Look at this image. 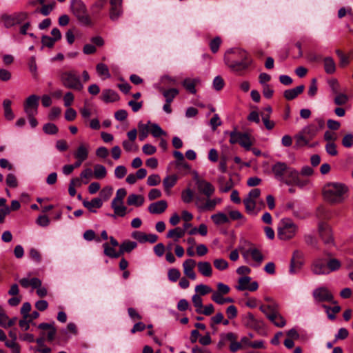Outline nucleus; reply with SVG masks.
<instances>
[{
    "mask_svg": "<svg viewBox=\"0 0 353 353\" xmlns=\"http://www.w3.org/2000/svg\"><path fill=\"white\" fill-rule=\"evenodd\" d=\"M177 181V177L175 175L167 176L163 181V185L165 192H169L174 187Z\"/></svg>",
    "mask_w": 353,
    "mask_h": 353,
    "instance_id": "38",
    "label": "nucleus"
},
{
    "mask_svg": "<svg viewBox=\"0 0 353 353\" xmlns=\"http://www.w3.org/2000/svg\"><path fill=\"white\" fill-rule=\"evenodd\" d=\"M6 184L8 186L12 188H17L18 185V182L15 175L12 173H10L6 176Z\"/></svg>",
    "mask_w": 353,
    "mask_h": 353,
    "instance_id": "59",
    "label": "nucleus"
},
{
    "mask_svg": "<svg viewBox=\"0 0 353 353\" xmlns=\"http://www.w3.org/2000/svg\"><path fill=\"white\" fill-rule=\"evenodd\" d=\"M93 174L96 179H101L106 176L107 171L104 165L97 164L94 167Z\"/></svg>",
    "mask_w": 353,
    "mask_h": 353,
    "instance_id": "41",
    "label": "nucleus"
},
{
    "mask_svg": "<svg viewBox=\"0 0 353 353\" xmlns=\"http://www.w3.org/2000/svg\"><path fill=\"white\" fill-rule=\"evenodd\" d=\"M323 65L325 72L327 74H332L336 71V63L334 59L330 57H325L323 59Z\"/></svg>",
    "mask_w": 353,
    "mask_h": 353,
    "instance_id": "28",
    "label": "nucleus"
},
{
    "mask_svg": "<svg viewBox=\"0 0 353 353\" xmlns=\"http://www.w3.org/2000/svg\"><path fill=\"white\" fill-rule=\"evenodd\" d=\"M96 70L101 77L103 76L105 78H110L111 77L108 67L105 63H98L96 66Z\"/></svg>",
    "mask_w": 353,
    "mask_h": 353,
    "instance_id": "44",
    "label": "nucleus"
},
{
    "mask_svg": "<svg viewBox=\"0 0 353 353\" xmlns=\"http://www.w3.org/2000/svg\"><path fill=\"white\" fill-rule=\"evenodd\" d=\"M74 181H78V186H81V179H79L78 177L73 178L70 180V182L69 184V188H68V192L71 196H74L77 193L75 188H74L76 186L77 183H74Z\"/></svg>",
    "mask_w": 353,
    "mask_h": 353,
    "instance_id": "57",
    "label": "nucleus"
},
{
    "mask_svg": "<svg viewBox=\"0 0 353 353\" xmlns=\"http://www.w3.org/2000/svg\"><path fill=\"white\" fill-rule=\"evenodd\" d=\"M168 276L170 281L176 282L180 278L181 273L179 270L172 268L168 271Z\"/></svg>",
    "mask_w": 353,
    "mask_h": 353,
    "instance_id": "62",
    "label": "nucleus"
},
{
    "mask_svg": "<svg viewBox=\"0 0 353 353\" xmlns=\"http://www.w3.org/2000/svg\"><path fill=\"white\" fill-rule=\"evenodd\" d=\"M248 325L254 327L255 329H259L261 327L262 323L260 321H258L255 319L254 315L252 313H248Z\"/></svg>",
    "mask_w": 353,
    "mask_h": 353,
    "instance_id": "51",
    "label": "nucleus"
},
{
    "mask_svg": "<svg viewBox=\"0 0 353 353\" xmlns=\"http://www.w3.org/2000/svg\"><path fill=\"white\" fill-rule=\"evenodd\" d=\"M199 183V184L197 185V188L200 193L204 194L208 198L214 194L215 189L210 182L203 180Z\"/></svg>",
    "mask_w": 353,
    "mask_h": 353,
    "instance_id": "19",
    "label": "nucleus"
},
{
    "mask_svg": "<svg viewBox=\"0 0 353 353\" xmlns=\"http://www.w3.org/2000/svg\"><path fill=\"white\" fill-rule=\"evenodd\" d=\"M43 130L46 134L52 135L56 134L59 132V128L55 124L48 123L43 126Z\"/></svg>",
    "mask_w": 353,
    "mask_h": 353,
    "instance_id": "55",
    "label": "nucleus"
},
{
    "mask_svg": "<svg viewBox=\"0 0 353 353\" xmlns=\"http://www.w3.org/2000/svg\"><path fill=\"white\" fill-rule=\"evenodd\" d=\"M150 131L154 137H160L162 135H165V132L157 123L151 124Z\"/></svg>",
    "mask_w": 353,
    "mask_h": 353,
    "instance_id": "54",
    "label": "nucleus"
},
{
    "mask_svg": "<svg viewBox=\"0 0 353 353\" xmlns=\"http://www.w3.org/2000/svg\"><path fill=\"white\" fill-rule=\"evenodd\" d=\"M222 43L221 38L219 36L214 37L213 39H212L209 43V46L211 52L213 54H216L221 46Z\"/></svg>",
    "mask_w": 353,
    "mask_h": 353,
    "instance_id": "47",
    "label": "nucleus"
},
{
    "mask_svg": "<svg viewBox=\"0 0 353 353\" xmlns=\"http://www.w3.org/2000/svg\"><path fill=\"white\" fill-rule=\"evenodd\" d=\"M185 229L176 227L170 230L167 233L166 237L174 239L175 241H177L179 239L182 238L185 235Z\"/></svg>",
    "mask_w": 353,
    "mask_h": 353,
    "instance_id": "30",
    "label": "nucleus"
},
{
    "mask_svg": "<svg viewBox=\"0 0 353 353\" xmlns=\"http://www.w3.org/2000/svg\"><path fill=\"white\" fill-rule=\"evenodd\" d=\"M225 337L227 338V341L230 342V350L232 352H236L241 348V343L236 342L237 336L234 333H227Z\"/></svg>",
    "mask_w": 353,
    "mask_h": 353,
    "instance_id": "23",
    "label": "nucleus"
},
{
    "mask_svg": "<svg viewBox=\"0 0 353 353\" xmlns=\"http://www.w3.org/2000/svg\"><path fill=\"white\" fill-rule=\"evenodd\" d=\"M212 300L219 305H223L225 303H232L233 299L230 297L224 298L219 292H214L212 296Z\"/></svg>",
    "mask_w": 353,
    "mask_h": 353,
    "instance_id": "45",
    "label": "nucleus"
},
{
    "mask_svg": "<svg viewBox=\"0 0 353 353\" xmlns=\"http://www.w3.org/2000/svg\"><path fill=\"white\" fill-rule=\"evenodd\" d=\"M182 85L185 88L187 91L191 94H196V81L194 79H191L189 78L185 79L182 82Z\"/></svg>",
    "mask_w": 353,
    "mask_h": 353,
    "instance_id": "42",
    "label": "nucleus"
},
{
    "mask_svg": "<svg viewBox=\"0 0 353 353\" xmlns=\"http://www.w3.org/2000/svg\"><path fill=\"white\" fill-rule=\"evenodd\" d=\"M19 283L24 288L31 286L33 289L39 287L41 285V281L37 277L32 278L31 279L23 278L19 280Z\"/></svg>",
    "mask_w": 353,
    "mask_h": 353,
    "instance_id": "25",
    "label": "nucleus"
},
{
    "mask_svg": "<svg viewBox=\"0 0 353 353\" xmlns=\"http://www.w3.org/2000/svg\"><path fill=\"white\" fill-rule=\"evenodd\" d=\"M225 85L223 79L221 76H216L213 80V88L217 90H221Z\"/></svg>",
    "mask_w": 353,
    "mask_h": 353,
    "instance_id": "60",
    "label": "nucleus"
},
{
    "mask_svg": "<svg viewBox=\"0 0 353 353\" xmlns=\"http://www.w3.org/2000/svg\"><path fill=\"white\" fill-rule=\"evenodd\" d=\"M137 246V243L135 241H131L129 240L123 241L119 246V252L121 255L125 252L129 253L135 249Z\"/></svg>",
    "mask_w": 353,
    "mask_h": 353,
    "instance_id": "29",
    "label": "nucleus"
},
{
    "mask_svg": "<svg viewBox=\"0 0 353 353\" xmlns=\"http://www.w3.org/2000/svg\"><path fill=\"white\" fill-rule=\"evenodd\" d=\"M319 233L325 245H333L334 244L332 231L328 224L324 222L319 223Z\"/></svg>",
    "mask_w": 353,
    "mask_h": 353,
    "instance_id": "11",
    "label": "nucleus"
},
{
    "mask_svg": "<svg viewBox=\"0 0 353 353\" xmlns=\"http://www.w3.org/2000/svg\"><path fill=\"white\" fill-rule=\"evenodd\" d=\"M123 0H110V18L117 21L123 14Z\"/></svg>",
    "mask_w": 353,
    "mask_h": 353,
    "instance_id": "16",
    "label": "nucleus"
},
{
    "mask_svg": "<svg viewBox=\"0 0 353 353\" xmlns=\"http://www.w3.org/2000/svg\"><path fill=\"white\" fill-rule=\"evenodd\" d=\"M211 219L216 225H221L229 222V218L228 216L222 212L212 214Z\"/></svg>",
    "mask_w": 353,
    "mask_h": 353,
    "instance_id": "40",
    "label": "nucleus"
},
{
    "mask_svg": "<svg viewBox=\"0 0 353 353\" xmlns=\"http://www.w3.org/2000/svg\"><path fill=\"white\" fill-rule=\"evenodd\" d=\"M327 259L318 257L315 259L311 265V271L315 275H327L332 272L339 270L341 267V262L331 257L330 252H325Z\"/></svg>",
    "mask_w": 353,
    "mask_h": 353,
    "instance_id": "1",
    "label": "nucleus"
},
{
    "mask_svg": "<svg viewBox=\"0 0 353 353\" xmlns=\"http://www.w3.org/2000/svg\"><path fill=\"white\" fill-rule=\"evenodd\" d=\"M111 208L114 210V212L117 216L123 217L126 214L127 208L123 204L116 203L115 201H112Z\"/></svg>",
    "mask_w": 353,
    "mask_h": 353,
    "instance_id": "37",
    "label": "nucleus"
},
{
    "mask_svg": "<svg viewBox=\"0 0 353 353\" xmlns=\"http://www.w3.org/2000/svg\"><path fill=\"white\" fill-rule=\"evenodd\" d=\"M255 141L254 138L250 137L248 133L244 132V156L247 152H250V149H251Z\"/></svg>",
    "mask_w": 353,
    "mask_h": 353,
    "instance_id": "49",
    "label": "nucleus"
},
{
    "mask_svg": "<svg viewBox=\"0 0 353 353\" xmlns=\"http://www.w3.org/2000/svg\"><path fill=\"white\" fill-rule=\"evenodd\" d=\"M342 145L345 148H351L353 145V134H345L342 139Z\"/></svg>",
    "mask_w": 353,
    "mask_h": 353,
    "instance_id": "64",
    "label": "nucleus"
},
{
    "mask_svg": "<svg viewBox=\"0 0 353 353\" xmlns=\"http://www.w3.org/2000/svg\"><path fill=\"white\" fill-rule=\"evenodd\" d=\"M323 307L326 310V312L327 314V316L330 319L334 320L336 318L335 314L339 313L341 310V307L339 305H335L334 307H330L326 305H323Z\"/></svg>",
    "mask_w": 353,
    "mask_h": 353,
    "instance_id": "48",
    "label": "nucleus"
},
{
    "mask_svg": "<svg viewBox=\"0 0 353 353\" xmlns=\"http://www.w3.org/2000/svg\"><path fill=\"white\" fill-rule=\"evenodd\" d=\"M348 192V187L341 183H328L323 189L325 200L332 205L343 203L347 197Z\"/></svg>",
    "mask_w": 353,
    "mask_h": 353,
    "instance_id": "2",
    "label": "nucleus"
},
{
    "mask_svg": "<svg viewBox=\"0 0 353 353\" xmlns=\"http://www.w3.org/2000/svg\"><path fill=\"white\" fill-rule=\"evenodd\" d=\"M268 319L278 327H283L286 324V321L279 312L275 314H270Z\"/></svg>",
    "mask_w": 353,
    "mask_h": 353,
    "instance_id": "27",
    "label": "nucleus"
},
{
    "mask_svg": "<svg viewBox=\"0 0 353 353\" xmlns=\"http://www.w3.org/2000/svg\"><path fill=\"white\" fill-rule=\"evenodd\" d=\"M144 198L141 195L131 194L127 199V203L129 205L141 206L143 204Z\"/></svg>",
    "mask_w": 353,
    "mask_h": 353,
    "instance_id": "31",
    "label": "nucleus"
},
{
    "mask_svg": "<svg viewBox=\"0 0 353 353\" xmlns=\"http://www.w3.org/2000/svg\"><path fill=\"white\" fill-rule=\"evenodd\" d=\"M282 182L288 185H295L300 188H303L309 183L310 180L302 178L296 170L290 168Z\"/></svg>",
    "mask_w": 353,
    "mask_h": 353,
    "instance_id": "9",
    "label": "nucleus"
},
{
    "mask_svg": "<svg viewBox=\"0 0 353 353\" xmlns=\"http://www.w3.org/2000/svg\"><path fill=\"white\" fill-rule=\"evenodd\" d=\"M304 88L305 86L303 85H300L292 89L286 90L283 93V97L288 101L293 100L303 92Z\"/></svg>",
    "mask_w": 353,
    "mask_h": 353,
    "instance_id": "22",
    "label": "nucleus"
},
{
    "mask_svg": "<svg viewBox=\"0 0 353 353\" xmlns=\"http://www.w3.org/2000/svg\"><path fill=\"white\" fill-rule=\"evenodd\" d=\"M260 194L261 190L254 188L250 190L248 197L244 199L246 212L252 216H256L265 206L264 201L259 199Z\"/></svg>",
    "mask_w": 353,
    "mask_h": 353,
    "instance_id": "4",
    "label": "nucleus"
},
{
    "mask_svg": "<svg viewBox=\"0 0 353 353\" xmlns=\"http://www.w3.org/2000/svg\"><path fill=\"white\" fill-rule=\"evenodd\" d=\"M48 3L41 4L42 6L35 10V13H40L43 16H48L53 10L55 6V1L54 0H49Z\"/></svg>",
    "mask_w": 353,
    "mask_h": 353,
    "instance_id": "24",
    "label": "nucleus"
},
{
    "mask_svg": "<svg viewBox=\"0 0 353 353\" xmlns=\"http://www.w3.org/2000/svg\"><path fill=\"white\" fill-rule=\"evenodd\" d=\"M101 99L105 103H112L119 100V96L117 92L111 89L103 90Z\"/></svg>",
    "mask_w": 353,
    "mask_h": 353,
    "instance_id": "21",
    "label": "nucleus"
},
{
    "mask_svg": "<svg viewBox=\"0 0 353 353\" xmlns=\"http://www.w3.org/2000/svg\"><path fill=\"white\" fill-rule=\"evenodd\" d=\"M72 10L81 25L85 26H91L92 25V20L87 12L86 6L83 1H75L72 6Z\"/></svg>",
    "mask_w": 353,
    "mask_h": 353,
    "instance_id": "7",
    "label": "nucleus"
},
{
    "mask_svg": "<svg viewBox=\"0 0 353 353\" xmlns=\"http://www.w3.org/2000/svg\"><path fill=\"white\" fill-rule=\"evenodd\" d=\"M298 227L290 219H283L278 228L277 236L281 240L287 241L295 236Z\"/></svg>",
    "mask_w": 353,
    "mask_h": 353,
    "instance_id": "6",
    "label": "nucleus"
},
{
    "mask_svg": "<svg viewBox=\"0 0 353 353\" xmlns=\"http://www.w3.org/2000/svg\"><path fill=\"white\" fill-rule=\"evenodd\" d=\"M104 7V1H97L90 8L91 13L93 16L98 15Z\"/></svg>",
    "mask_w": 353,
    "mask_h": 353,
    "instance_id": "53",
    "label": "nucleus"
},
{
    "mask_svg": "<svg viewBox=\"0 0 353 353\" xmlns=\"http://www.w3.org/2000/svg\"><path fill=\"white\" fill-rule=\"evenodd\" d=\"M314 300L317 302H330L334 303V296L326 287L316 288L312 293Z\"/></svg>",
    "mask_w": 353,
    "mask_h": 353,
    "instance_id": "12",
    "label": "nucleus"
},
{
    "mask_svg": "<svg viewBox=\"0 0 353 353\" xmlns=\"http://www.w3.org/2000/svg\"><path fill=\"white\" fill-rule=\"evenodd\" d=\"M193 191L190 188H187L183 190L181 192V199L185 203H190V202H192L193 200Z\"/></svg>",
    "mask_w": 353,
    "mask_h": 353,
    "instance_id": "52",
    "label": "nucleus"
},
{
    "mask_svg": "<svg viewBox=\"0 0 353 353\" xmlns=\"http://www.w3.org/2000/svg\"><path fill=\"white\" fill-rule=\"evenodd\" d=\"M163 96L165 98V102L172 103L174 99L179 94V90L176 88H170L161 90Z\"/></svg>",
    "mask_w": 353,
    "mask_h": 353,
    "instance_id": "34",
    "label": "nucleus"
},
{
    "mask_svg": "<svg viewBox=\"0 0 353 353\" xmlns=\"http://www.w3.org/2000/svg\"><path fill=\"white\" fill-rule=\"evenodd\" d=\"M290 168L285 163L277 162L272 165V170L275 178L282 182Z\"/></svg>",
    "mask_w": 353,
    "mask_h": 353,
    "instance_id": "15",
    "label": "nucleus"
},
{
    "mask_svg": "<svg viewBox=\"0 0 353 353\" xmlns=\"http://www.w3.org/2000/svg\"><path fill=\"white\" fill-rule=\"evenodd\" d=\"M88 148L85 145H80L74 153L75 159H81L85 161L88 157Z\"/></svg>",
    "mask_w": 353,
    "mask_h": 353,
    "instance_id": "33",
    "label": "nucleus"
},
{
    "mask_svg": "<svg viewBox=\"0 0 353 353\" xmlns=\"http://www.w3.org/2000/svg\"><path fill=\"white\" fill-rule=\"evenodd\" d=\"M224 63L230 70L241 75L243 71V50L240 48L228 49L224 54Z\"/></svg>",
    "mask_w": 353,
    "mask_h": 353,
    "instance_id": "3",
    "label": "nucleus"
},
{
    "mask_svg": "<svg viewBox=\"0 0 353 353\" xmlns=\"http://www.w3.org/2000/svg\"><path fill=\"white\" fill-rule=\"evenodd\" d=\"M303 253L300 250L294 251L290 265L289 272L290 274H294L297 273L303 265Z\"/></svg>",
    "mask_w": 353,
    "mask_h": 353,
    "instance_id": "13",
    "label": "nucleus"
},
{
    "mask_svg": "<svg viewBox=\"0 0 353 353\" xmlns=\"http://www.w3.org/2000/svg\"><path fill=\"white\" fill-rule=\"evenodd\" d=\"M63 85L70 89H74L80 91L83 89V85L81 83L80 78L74 71H68L63 72L61 76Z\"/></svg>",
    "mask_w": 353,
    "mask_h": 353,
    "instance_id": "8",
    "label": "nucleus"
},
{
    "mask_svg": "<svg viewBox=\"0 0 353 353\" xmlns=\"http://www.w3.org/2000/svg\"><path fill=\"white\" fill-rule=\"evenodd\" d=\"M83 205L91 212H96V210L93 208H100L103 205V201L101 198L97 197L92 199L90 201H83Z\"/></svg>",
    "mask_w": 353,
    "mask_h": 353,
    "instance_id": "26",
    "label": "nucleus"
},
{
    "mask_svg": "<svg viewBox=\"0 0 353 353\" xmlns=\"http://www.w3.org/2000/svg\"><path fill=\"white\" fill-rule=\"evenodd\" d=\"M319 132V128L314 123L305 126L295 136V146L303 148L308 145L310 141L316 136Z\"/></svg>",
    "mask_w": 353,
    "mask_h": 353,
    "instance_id": "5",
    "label": "nucleus"
},
{
    "mask_svg": "<svg viewBox=\"0 0 353 353\" xmlns=\"http://www.w3.org/2000/svg\"><path fill=\"white\" fill-rule=\"evenodd\" d=\"M192 303L194 304V306L196 307V312L200 313L201 312V309L203 308V302L201 296L198 294H194L192 296Z\"/></svg>",
    "mask_w": 353,
    "mask_h": 353,
    "instance_id": "56",
    "label": "nucleus"
},
{
    "mask_svg": "<svg viewBox=\"0 0 353 353\" xmlns=\"http://www.w3.org/2000/svg\"><path fill=\"white\" fill-rule=\"evenodd\" d=\"M28 18V13L26 12H15L12 14H3L1 16V20L6 28H10L15 25L21 24Z\"/></svg>",
    "mask_w": 353,
    "mask_h": 353,
    "instance_id": "10",
    "label": "nucleus"
},
{
    "mask_svg": "<svg viewBox=\"0 0 353 353\" xmlns=\"http://www.w3.org/2000/svg\"><path fill=\"white\" fill-rule=\"evenodd\" d=\"M39 97L35 94L29 96L24 104L23 108L26 114L37 113Z\"/></svg>",
    "mask_w": 353,
    "mask_h": 353,
    "instance_id": "14",
    "label": "nucleus"
},
{
    "mask_svg": "<svg viewBox=\"0 0 353 353\" xmlns=\"http://www.w3.org/2000/svg\"><path fill=\"white\" fill-rule=\"evenodd\" d=\"M260 310L265 314L266 317L268 319V316L270 314H275L278 311L277 305L274 303L270 305H262L260 306Z\"/></svg>",
    "mask_w": 353,
    "mask_h": 353,
    "instance_id": "39",
    "label": "nucleus"
},
{
    "mask_svg": "<svg viewBox=\"0 0 353 353\" xmlns=\"http://www.w3.org/2000/svg\"><path fill=\"white\" fill-rule=\"evenodd\" d=\"M335 52L338 57L339 58V65L341 68H344L349 65L350 63V55L345 54L342 50L340 49H337L335 50Z\"/></svg>",
    "mask_w": 353,
    "mask_h": 353,
    "instance_id": "43",
    "label": "nucleus"
},
{
    "mask_svg": "<svg viewBox=\"0 0 353 353\" xmlns=\"http://www.w3.org/2000/svg\"><path fill=\"white\" fill-rule=\"evenodd\" d=\"M224 134L229 135V142L230 144H239L241 146H243V133L237 131L236 128H234L233 130L230 132L225 131Z\"/></svg>",
    "mask_w": 353,
    "mask_h": 353,
    "instance_id": "18",
    "label": "nucleus"
},
{
    "mask_svg": "<svg viewBox=\"0 0 353 353\" xmlns=\"http://www.w3.org/2000/svg\"><path fill=\"white\" fill-rule=\"evenodd\" d=\"M348 97L345 94H339L334 98V103L338 105H343L347 103Z\"/></svg>",
    "mask_w": 353,
    "mask_h": 353,
    "instance_id": "63",
    "label": "nucleus"
},
{
    "mask_svg": "<svg viewBox=\"0 0 353 353\" xmlns=\"http://www.w3.org/2000/svg\"><path fill=\"white\" fill-rule=\"evenodd\" d=\"M251 256L252 259L255 261L257 265H260L264 259V256L261 251L256 248L250 249L248 251Z\"/></svg>",
    "mask_w": 353,
    "mask_h": 353,
    "instance_id": "36",
    "label": "nucleus"
},
{
    "mask_svg": "<svg viewBox=\"0 0 353 353\" xmlns=\"http://www.w3.org/2000/svg\"><path fill=\"white\" fill-rule=\"evenodd\" d=\"M103 247L104 248V254L110 257V258H119L121 256V253L119 251L117 252L115 250L110 247L108 243H105L103 245Z\"/></svg>",
    "mask_w": 353,
    "mask_h": 353,
    "instance_id": "46",
    "label": "nucleus"
},
{
    "mask_svg": "<svg viewBox=\"0 0 353 353\" xmlns=\"http://www.w3.org/2000/svg\"><path fill=\"white\" fill-rule=\"evenodd\" d=\"M195 265V261L191 259L185 260L183 263L184 274L192 280L196 279V274L194 271Z\"/></svg>",
    "mask_w": 353,
    "mask_h": 353,
    "instance_id": "20",
    "label": "nucleus"
},
{
    "mask_svg": "<svg viewBox=\"0 0 353 353\" xmlns=\"http://www.w3.org/2000/svg\"><path fill=\"white\" fill-rule=\"evenodd\" d=\"M168 208L167 201L161 200L154 203H152L148 207V211L151 214H161L165 211Z\"/></svg>",
    "mask_w": 353,
    "mask_h": 353,
    "instance_id": "17",
    "label": "nucleus"
},
{
    "mask_svg": "<svg viewBox=\"0 0 353 353\" xmlns=\"http://www.w3.org/2000/svg\"><path fill=\"white\" fill-rule=\"evenodd\" d=\"M216 207V201L212 199H208L203 204L198 205L201 211H213Z\"/></svg>",
    "mask_w": 353,
    "mask_h": 353,
    "instance_id": "50",
    "label": "nucleus"
},
{
    "mask_svg": "<svg viewBox=\"0 0 353 353\" xmlns=\"http://www.w3.org/2000/svg\"><path fill=\"white\" fill-rule=\"evenodd\" d=\"M5 345L11 350L12 353H20L21 352L20 345L14 341H10L8 340L6 341Z\"/></svg>",
    "mask_w": 353,
    "mask_h": 353,
    "instance_id": "61",
    "label": "nucleus"
},
{
    "mask_svg": "<svg viewBox=\"0 0 353 353\" xmlns=\"http://www.w3.org/2000/svg\"><path fill=\"white\" fill-rule=\"evenodd\" d=\"M127 194V192L124 188H120L117 191L116 196L112 199V201H115L116 203H119V204H123V199Z\"/></svg>",
    "mask_w": 353,
    "mask_h": 353,
    "instance_id": "58",
    "label": "nucleus"
},
{
    "mask_svg": "<svg viewBox=\"0 0 353 353\" xmlns=\"http://www.w3.org/2000/svg\"><path fill=\"white\" fill-rule=\"evenodd\" d=\"M199 272L205 276L212 275V266L209 262H199L197 264Z\"/></svg>",
    "mask_w": 353,
    "mask_h": 353,
    "instance_id": "32",
    "label": "nucleus"
},
{
    "mask_svg": "<svg viewBox=\"0 0 353 353\" xmlns=\"http://www.w3.org/2000/svg\"><path fill=\"white\" fill-rule=\"evenodd\" d=\"M259 288V283L257 281H252L251 277L248 276H244V290H248L250 292H255Z\"/></svg>",
    "mask_w": 353,
    "mask_h": 353,
    "instance_id": "35",
    "label": "nucleus"
}]
</instances>
